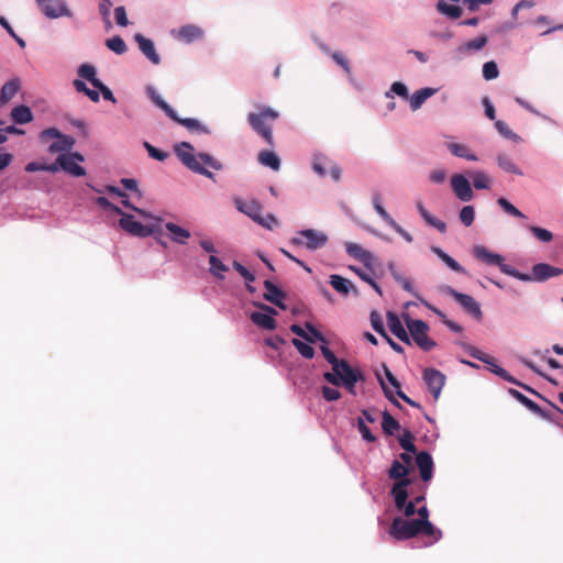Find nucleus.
Masks as SVG:
<instances>
[{"label": "nucleus", "mask_w": 563, "mask_h": 563, "mask_svg": "<svg viewBox=\"0 0 563 563\" xmlns=\"http://www.w3.org/2000/svg\"><path fill=\"white\" fill-rule=\"evenodd\" d=\"M330 285L341 295L347 296L351 290L357 296L358 290L354 287L351 280L340 276V275H331L330 276Z\"/></svg>", "instance_id": "nucleus-31"}, {"label": "nucleus", "mask_w": 563, "mask_h": 563, "mask_svg": "<svg viewBox=\"0 0 563 563\" xmlns=\"http://www.w3.org/2000/svg\"><path fill=\"white\" fill-rule=\"evenodd\" d=\"M428 308L433 311L440 319L441 321L449 328L451 329L453 332H456V333H461L463 331V328L455 323L454 321L452 320H449L446 318V316L441 311L439 310L438 308L431 306V305H428Z\"/></svg>", "instance_id": "nucleus-51"}, {"label": "nucleus", "mask_w": 563, "mask_h": 563, "mask_svg": "<svg viewBox=\"0 0 563 563\" xmlns=\"http://www.w3.org/2000/svg\"><path fill=\"white\" fill-rule=\"evenodd\" d=\"M409 472L410 470L407 465L402 464L398 460H395L393 461L391 466L388 470V476L389 478L396 481L395 483L405 482L408 487L411 484V479L408 477Z\"/></svg>", "instance_id": "nucleus-29"}, {"label": "nucleus", "mask_w": 563, "mask_h": 563, "mask_svg": "<svg viewBox=\"0 0 563 563\" xmlns=\"http://www.w3.org/2000/svg\"><path fill=\"white\" fill-rule=\"evenodd\" d=\"M134 41L137 43L141 53L153 64H161V56L155 48V44L152 40L145 37L141 33L134 35Z\"/></svg>", "instance_id": "nucleus-23"}, {"label": "nucleus", "mask_w": 563, "mask_h": 563, "mask_svg": "<svg viewBox=\"0 0 563 563\" xmlns=\"http://www.w3.org/2000/svg\"><path fill=\"white\" fill-rule=\"evenodd\" d=\"M529 230L532 232V234L542 242H550L553 239V234L543 228L531 225Z\"/></svg>", "instance_id": "nucleus-59"}, {"label": "nucleus", "mask_w": 563, "mask_h": 563, "mask_svg": "<svg viewBox=\"0 0 563 563\" xmlns=\"http://www.w3.org/2000/svg\"><path fill=\"white\" fill-rule=\"evenodd\" d=\"M451 187L460 200L470 201L473 199V189L467 178H451Z\"/></svg>", "instance_id": "nucleus-26"}, {"label": "nucleus", "mask_w": 563, "mask_h": 563, "mask_svg": "<svg viewBox=\"0 0 563 563\" xmlns=\"http://www.w3.org/2000/svg\"><path fill=\"white\" fill-rule=\"evenodd\" d=\"M323 378L333 386H343L353 396L356 395V383L365 379L363 372L345 360H341L332 372H325Z\"/></svg>", "instance_id": "nucleus-3"}, {"label": "nucleus", "mask_w": 563, "mask_h": 563, "mask_svg": "<svg viewBox=\"0 0 563 563\" xmlns=\"http://www.w3.org/2000/svg\"><path fill=\"white\" fill-rule=\"evenodd\" d=\"M498 75H499V70H498L497 64L495 62H493V60L486 62L483 65V77L486 80L496 79L498 77Z\"/></svg>", "instance_id": "nucleus-55"}, {"label": "nucleus", "mask_w": 563, "mask_h": 563, "mask_svg": "<svg viewBox=\"0 0 563 563\" xmlns=\"http://www.w3.org/2000/svg\"><path fill=\"white\" fill-rule=\"evenodd\" d=\"M256 112L247 114V122L252 130L262 136L268 144H273V129L272 124L279 118V112L275 109L258 104Z\"/></svg>", "instance_id": "nucleus-5"}, {"label": "nucleus", "mask_w": 563, "mask_h": 563, "mask_svg": "<svg viewBox=\"0 0 563 563\" xmlns=\"http://www.w3.org/2000/svg\"><path fill=\"white\" fill-rule=\"evenodd\" d=\"M165 228L170 233V239L175 243L185 244L186 241L190 238V232L187 229L177 225L176 223L167 222Z\"/></svg>", "instance_id": "nucleus-33"}, {"label": "nucleus", "mask_w": 563, "mask_h": 563, "mask_svg": "<svg viewBox=\"0 0 563 563\" xmlns=\"http://www.w3.org/2000/svg\"><path fill=\"white\" fill-rule=\"evenodd\" d=\"M475 218V210L473 206H464L460 211V220L465 227L472 225Z\"/></svg>", "instance_id": "nucleus-56"}, {"label": "nucleus", "mask_w": 563, "mask_h": 563, "mask_svg": "<svg viewBox=\"0 0 563 563\" xmlns=\"http://www.w3.org/2000/svg\"><path fill=\"white\" fill-rule=\"evenodd\" d=\"M312 170L321 176H340L341 167L331 158L318 154L313 156Z\"/></svg>", "instance_id": "nucleus-14"}, {"label": "nucleus", "mask_w": 563, "mask_h": 563, "mask_svg": "<svg viewBox=\"0 0 563 563\" xmlns=\"http://www.w3.org/2000/svg\"><path fill=\"white\" fill-rule=\"evenodd\" d=\"M413 434L409 430H405L402 435L399 437V444L400 446L412 454L417 453V446L413 443Z\"/></svg>", "instance_id": "nucleus-50"}, {"label": "nucleus", "mask_w": 563, "mask_h": 563, "mask_svg": "<svg viewBox=\"0 0 563 563\" xmlns=\"http://www.w3.org/2000/svg\"><path fill=\"white\" fill-rule=\"evenodd\" d=\"M77 73L79 77L88 80L93 87L101 81L99 78H97V69L91 64H81L78 67Z\"/></svg>", "instance_id": "nucleus-38"}, {"label": "nucleus", "mask_w": 563, "mask_h": 563, "mask_svg": "<svg viewBox=\"0 0 563 563\" xmlns=\"http://www.w3.org/2000/svg\"><path fill=\"white\" fill-rule=\"evenodd\" d=\"M446 294L456 300L464 310L477 320L482 319V310L479 303L470 295L459 292L452 287H446Z\"/></svg>", "instance_id": "nucleus-13"}, {"label": "nucleus", "mask_w": 563, "mask_h": 563, "mask_svg": "<svg viewBox=\"0 0 563 563\" xmlns=\"http://www.w3.org/2000/svg\"><path fill=\"white\" fill-rule=\"evenodd\" d=\"M20 82L18 79H11L7 81L0 91V104L3 106L8 103L19 91Z\"/></svg>", "instance_id": "nucleus-36"}, {"label": "nucleus", "mask_w": 563, "mask_h": 563, "mask_svg": "<svg viewBox=\"0 0 563 563\" xmlns=\"http://www.w3.org/2000/svg\"><path fill=\"white\" fill-rule=\"evenodd\" d=\"M474 256L488 264V265H496L500 268V271L504 273V269H515L512 266L504 263V257L497 253H493L488 251L485 246H476L473 251Z\"/></svg>", "instance_id": "nucleus-21"}, {"label": "nucleus", "mask_w": 563, "mask_h": 563, "mask_svg": "<svg viewBox=\"0 0 563 563\" xmlns=\"http://www.w3.org/2000/svg\"><path fill=\"white\" fill-rule=\"evenodd\" d=\"M509 395H511L516 400H518L521 405L532 411L534 415L541 417L542 419L549 421H555V418L548 411L543 410L537 402L525 396L517 389L509 388Z\"/></svg>", "instance_id": "nucleus-22"}, {"label": "nucleus", "mask_w": 563, "mask_h": 563, "mask_svg": "<svg viewBox=\"0 0 563 563\" xmlns=\"http://www.w3.org/2000/svg\"><path fill=\"white\" fill-rule=\"evenodd\" d=\"M357 429L362 434L363 439L366 440L367 442H374L376 440V438L373 435L363 418H357Z\"/></svg>", "instance_id": "nucleus-61"}, {"label": "nucleus", "mask_w": 563, "mask_h": 563, "mask_svg": "<svg viewBox=\"0 0 563 563\" xmlns=\"http://www.w3.org/2000/svg\"><path fill=\"white\" fill-rule=\"evenodd\" d=\"M258 162L272 168L274 172H278L280 167V159L279 157L271 151H263L258 154Z\"/></svg>", "instance_id": "nucleus-39"}, {"label": "nucleus", "mask_w": 563, "mask_h": 563, "mask_svg": "<svg viewBox=\"0 0 563 563\" xmlns=\"http://www.w3.org/2000/svg\"><path fill=\"white\" fill-rule=\"evenodd\" d=\"M417 209L422 217V219L431 227L435 228L439 232L444 233L446 231V224L440 220L434 218L422 205L421 201L417 202Z\"/></svg>", "instance_id": "nucleus-34"}, {"label": "nucleus", "mask_w": 563, "mask_h": 563, "mask_svg": "<svg viewBox=\"0 0 563 563\" xmlns=\"http://www.w3.org/2000/svg\"><path fill=\"white\" fill-rule=\"evenodd\" d=\"M431 251L440 258L442 260L452 271L457 273H465V269L449 254H446L442 249L438 246H432Z\"/></svg>", "instance_id": "nucleus-40"}, {"label": "nucleus", "mask_w": 563, "mask_h": 563, "mask_svg": "<svg viewBox=\"0 0 563 563\" xmlns=\"http://www.w3.org/2000/svg\"><path fill=\"white\" fill-rule=\"evenodd\" d=\"M233 268L247 282L252 283L255 280V275L251 273L245 266H243L240 262H233Z\"/></svg>", "instance_id": "nucleus-62"}, {"label": "nucleus", "mask_w": 563, "mask_h": 563, "mask_svg": "<svg viewBox=\"0 0 563 563\" xmlns=\"http://www.w3.org/2000/svg\"><path fill=\"white\" fill-rule=\"evenodd\" d=\"M437 88L426 87L409 95V106L412 111L419 110L422 104L432 96L437 93Z\"/></svg>", "instance_id": "nucleus-28"}, {"label": "nucleus", "mask_w": 563, "mask_h": 563, "mask_svg": "<svg viewBox=\"0 0 563 563\" xmlns=\"http://www.w3.org/2000/svg\"><path fill=\"white\" fill-rule=\"evenodd\" d=\"M372 328L382 336H386V330L384 328L382 316L373 310L369 316Z\"/></svg>", "instance_id": "nucleus-54"}, {"label": "nucleus", "mask_w": 563, "mask_h": 563, "mask_svg": "<svg viewBox=\"0 0 563 563\" xmlns=\"http://www.w3.org/2000/svg\"><path fill=\"white\" fill-rule=\"evenodd\" d=\"M292 345L306 358L311 360L314 356V349L299 339H292Z\"/></svg>", "instance_id": "nucleus-52"}, {"label": "nucleus", "mask_w": 563, "mask_h": 563, "mask_svg": "<svg viewBox=\"0 0 563 563\" xmlns=\"http://www.w3.org/2000/svg\"><path fill=\"white\" fill-rule=\"evenodd\" d=\"M415 454L416 465L420 472L421 479L423 482H429L433 476V460L431 455L426 451H421Z\"/></svg>", "instance_id": "nucleus-24"}, {"label": "nucleus", "mask_w": 563, "mask_h": 563, "mask_svg": "<svg viewBox=\"0 0 563 563\" xmlns=\"http://www.w3.org/2000/svg\"><path fill=\"white\" fill-rule=\"evenodd\" d=\"M387 322L390 332L397 336L400 341L404 343L410 344V336L407 333L406 329L404 328L400 319L395 312L388 311L387 312Z\"/></svg>", "instance_id": "nucleus-27"}, {"label": "nucleus", "mask_w": 563, "mask_h": 563, "mask_svg": "<svg viewBox=\"0 0 563 563\" xmlns=\"http://www.w3.org/2000/svg\"><path fill=\"white\" fill-rule=\"evenodd\" d=\"M122 217L119 221L120 227L134 236L140 238H146L155 233H161L159 223L162 222V219L158 217H154L152 214V218H148L153 222L148 224H142L141 222L136 221L133 216L126 214L121 212Z\"/></svg>", "instance_id": "nucleus-6"}, {"label": "nucleus", "mask_w": 563, "mask_h": 563, "mask_svg": "<svg viewBox=\"0 0 563 563\" xmlns=\"http://www.w3.org/2000/svg\"><path fill=\"white\" fill-rule=\"evenodd\" d=\"M498 166L501 172L507 174L523 175V172L506 155H499L497 158Z\"/></svg>", "instance_id": "nucleus-44"}, {"label": "nucleus", "mask_w": 563, "mask_h": 563, "mask_svg": "<svg viewBox=\"0 0 563 563\" xmlns=\"http://www.w3.org/2000/svg\"><path fill=\"white\" fill-rule=\"evenodd\" d=\"M144 147L146 148L148 155L159 162L165 161L168 157V154L159 148H156L148 142H144Z\"/></svg>", "instance_id": "nucleus-60"}, {"label": "nucleus", "mask_w": 563, "mask_h": 563, "mask_svg": "<svg viewBox=\"0 0 563 563\" xmlns=\"http://www.w3.org/2000/svg\"><path fill=\"white\" fill-rule=\"evenodd\" d=\"M346 253L362 262L366 267H369L373 260L372 253L364 250L360 244L347 242L345 243Z\"/></svg>", "instance_id": "nucleus-30"}, {"label": "nucleus", "mask_w": 563, "mask_h": 563, "mask_svg": "<svg viewBox=\"0 0 563 563\" xmlns=\"http://www.w3.org/2000/svg\"><path fill=\"white\" fill-rule=\"evenodd\" d=\"M264 288H265V294H264V299L267 300L268 302L277 306L278 308L283 309V310H286L287 307L286 305L284 303V299L286 298V294L279 289L273 282L271 280H265L264 282Z\"/></svg>", "instance_id": "nucleus-25"}, {"label": "nucleus", "mask_w": 563, "mask_h": 563, "mask_svg": "<svg viewBox=\"0 0 563 563\" xmlns=\"http://www.w3.org/2000/svg\"><path fill=\"white\" fill-rule=\"evenodd\" d=\"M262 311H254L251 313L250 319L254 324L265 330H274L276 328V321L274 316L277 311L265 303H256Z\"/></svg>", "instance_id": "nucleus-12"}, {"label": "nucleus", "mask_w": 563, "mask_h": 563, "mask_svg": "<svg viewBox=\"0 0 563 563\" xmlns=\"http://www.w3.org/2000/svg\"><path fill=\"white\" fill-rule=\"evenodd\" d=\"M463 347L466 350V352L474 358L482 361L483 363L489 365V369L495 373L500 378L505 379L508 372L504 369L503 367L498 366L495 362V358L482 351H479L477 347L470 345V344H463Z\"/></svg>", "instance_id": "nucleus-16"}, {"label": "nucleus", "mask_w": 563, "mask_h": 563, "mask_svg": "<svg viewBox=\"0 0 563 563\" xmlns=\"http://www.w3.org/2000/svg\"><path fill=\"white\" fill-rule=\"evenodd\" d=\"M40 139L42 142L54 140L48 145L47 151L51 154H57V158L53 163H46L44 161L31 162L25 166L27 173L64 172L70 176H86L85 168L80 166V163L85 161L84 156L78 152H71L75 144L73 136L63 134L56 128H48L41 132Z\"/></svg>", "instance_id": "nucleus-2"}, {"label": "nucleus", "mask_w": 563, "mask_h": 563, "mask_svg": "<svg viewBox=\"0 0 563 563\" xmlns=\"http://www.w3.org/2000/svg\"><path fill=\"white\" fill-rule=\"evenodd\" d=\"M106 46L118 55H122L128 51V46L123 38L119 35L112 36L106 41Z\"/></svg>", "instance_id": "nucleus-48"}, {"label": "nucleus", "mask_w": 563, "mask_h": 563, "mask_svg": "<svg viewBox=\"0 0 563 563\" xmlns=\"http://www.w3.org/2000/svg\"><path fill=\"white\" fill-rule=\"evenodd\" d=\"M463 347L466 350V352L474 358L482 361L483 363L489 365V369L495 373L500 378L505 379L508 372L504 369L503 367L498 366L495 362V358L482 351H479L477 347L470 345V344H463Z\"/></svg>", "instance_id": "nucleus-17"}, {"label": "nucleus", "mask_w": 563, "mask_h": 563, "mask_svg": "<svg viewBox=\"0 0 563 563\" xmlns=\"http://www.w3.org/2000/svg\"><path fill=\"white\" fill-rule=\"evenodd\" d=\"M197 157L198 162L201 164L203 168H206L207 166L216 172H220L223 169V165L221 164V162L208 153H199L197 154Z\"/></svg>", "instance_id": "nucleus-47"}, {"label": "nucleus", "mask_w": 563, "mask_h": 563, "mask_svg": "<svg viewBox=\"0 0 563 563\" xmlns=\"http://www.w3.org/2000/svg\"><path fill=\"white\" fill-rule=\"evenodd\" d=\"M504 274L515 277L522 282H545L552 277L561 276L563 274V269L559 267L551 266L547 263H539L533 265L532 274H525L517 269H504Z\"/></svg>", "instance_id": "nucleus-7"}, {"label": "nucleus", "mask_w": 563, "mask_h": 563, "mask_svg": "<svg viewBox=\"0 0 563 563\" xmlns=\"http://www.w3.org/2000/svg\"><path fill=\"white\" fill-rule=\"evenodd\" d=\"M0 25L8 32V34L14 38V41L18 43V45L22 48L25 47L26 43L23 38H21L19 35H16V33L14 32V30L12 29V26L10 25V23L8 22V20L4 18V16H0Z\"/></svg>", "instance_id": "nucleus-57"}, {"label": "nucleus", "mask_w": 563, "mask_h": 563, "mask_svg": "<svg viewBox=\"0 0 563 563\" xmlns=\"http://www.w3.org/2000/svg\"><path fill=\"white\" fill-rule=\"evenodd\" d=\"M463 347L466 350V352L474 358L482 361L483 363L489 365V369L495 373L500 378L505 379L508 372L504 369L503 367L498 366L495 362V358L482 351H479L477 347L470 345V344H463Z\"/></svg>", "instance_id": "nucleus-18"}, {"label": "nucleus", "mask_w": 563, "mask_h": 563, "mask_svg": "<svg viewBox=\"0 0 563 563\" xmlns=\"http://www.w3.org/2000/svg\"><path fill=\"white\" fill-rule=\"evenodd\" d=\"M488 42V37L486 35H481L476 38L470 40L455 49V57L457 59H463L468 57L479 51H482Z\"/></svg>", "instance_id": "nucleus-20"}, {"label": "nucleus", "mask_w": 563, "mask_h": 563, "mask_svg": "<svg viewBox=\"0 0 563 563\" xmlns=\"http://www.w3.org/2000/svg\"><path fill=\"white\" fill-rule=\"evenodd\" d=\"M111 8H112V2L110 0H99V3H98L99 13L102 16L104 23L109 26L111 25V22L109 19Z\"/></svg>", "instance_id": "nucleus-58"}, {"label": "nucleus", "mask_w": 563, "mask_h": 563, "mask_svg": "<svg viewBox=\"0 0 563 563\" xmlns=\"http://www.w3.org/2000/svg\"><path fill=\"white\" fill-rule=\"evenodd\" d=\"M146 96L151 99V101L158 107L161 110L165 112V114L177 122L178 124L185 126L189 131L197 132L199 134H211V130L195 118H179L177 112L162 98V96L157 92L155 87L148 85L146 87Z\"/></svg>", "instance_id": "nucleus-4"}, {"label": "nucleus", "mask_w": 563, "mask_h": 563, "mask_svg": "<svg viewBox=\"0 0 563 563\" xmlns=\"http://www.w3.org/2000/svg\"><path fill=\"white\" fill-rule=\"evenodd\" d=\"M497 203L503 208V210L505 212H507L508 214L512 216V217H516V218H521V219H525L526 216L518 209L516 208L512 203H510L506 198H499L497 200Z\"/></svg>", "instance_id": "nucleus-53"}, {"label": "nucleus", "mask_w": 563, "mask_h": 563, "mask_svg": "<svg viewBox=\"0 0 563 563\" xmlns=\"http://www.w3.org/2000/svg\"><path fill=\"white\" fill-rule=\"evenodd\" d=\"M445 375L435 368H426L423 371V380L434 400L440 397L441 390L445 384Z\"/></svg>", "instance_id": "nucleus-15"}, {"label": "nucleus", "mask_w": 563, "mask_h": 563, "mask_svg": "<svg viewBox=\"0 0 563 563\" xmlns=\"http://www.w3.org/2000/svg\"><path fill=\"white\" fill-rule=\"evenodd\" d=\"M236 206L240 211L251 217L254 221L261 217V206L254 200L240 201L236 200Z\"/></svg>", "instance_id": "nucleus-37"}, {"label": "nucleus", "mask_w": 563, "mask_h": 563, "mask_svg": "<svg viewBox=\"0 0 563 563\" xmlns=\"http://www.w3.org/2000/svg\"><path fill=\"white\" fill-rule=\"evenodd\" d=\"M373 206L376 212L380 216V218L389 225L393 221H395L385 208L382 206V195L379 192H375L373 195Z\"/></svg>", "instance_id": "nucleus-49"}, {"label": "nucleus", "mask_w": 563, "mask_h": 563, "mask_svg": "<svg viewBox=\"0 0 563 563\" xmlns=\"http://www.w3.org/2000/svg\"><path fill=\"white\" fill-rule=\"evenodd\" d=\"M495 128L496 130L498 131V133L507 139V140H510L512 141L514 143H521L522 142V139L520 135H518L517 133H515L506 122L501 121V120H496L495 121Z\"/></svg>", "instance_id": "nucleus-41"}, {"label": "nucleus", "mask_w": 563, "mask_h": 563, "mask_svg": "<svg viewBox=\"0 0 563 563\" xmlns=\"http://www.w3.org/2000/svg\"><path fill=\"white\" fill-rule=\"evenodd\" d=\"M382 417V429L385 434L393 435L400 429L399 422L387 410L383 412Z\"/></svg>", "instance_id": "nucleus-42"}, {"label": "nucleus", "mask_w": 563, "mask_h": 563, "mask_svg": "<svg viewBox=\"0 0 563 563\" xmlns=\"http://www.w3.org/2000/svg\"><path fill=\"white\" fill-rule=\"evenodd\" d=\"M322 397L328 401H335L341 398V393L332 387L323 386L321 389Z\"/></svg>", "instance_id": "nucleus-64"}, {"label": "nucleus", "mask_w": 563, "mask_h": 563, "mask_svg": "<svg viewBox=\"0 0 563 563\" xmlns=\"http://www.w3.org/2000/svg\"><path fill=\"white\" fill-rule=\"evenodd\" d=\"M446 148L452 155L456 157L465 158L467 161H477L476 155L473 154L470 147L465 144L450 142L446 143Z\"/></svg>", "instance_id": "nucleus-32"}, {"label": "nucleus", "mask_w": 563, "mask_h": 563, "mask_svg": "<svg viewBox=\"0 0 563 563\" xmlns=\"http://www.w3.org/2000/svg\"><path fill=\"white\" fill-rule=\"evenodd\" d=\"M115 22L119 26L125 27L129 24L125 8L120 5L114 9Z\"/></svg>", "instance_id": "nucleus-63"}, {"label": "nucleus", "mask_w": 563, "mask_h": 563, "mask_svg": "<svg viewBox=\"0 0 563 563\" xmlns=\"http://www.w3.org/2000/svg\"><path fill=\"white\" fill-rule=\"evenodd\" d=\"M209 264L210 273L220 280L224 279L223 273L228 272L229 267L224 265L216 255L209 256Z\"/></svg>", "instance_id": "nucleus-45"}, {"label": "nucleus", "mask_w": 563, "mask_h": 563, "mask_svg": "<svg viewBox=\"0 0 563 563\" xmlns=\"http://www.w3.org/2000/svg\"><path fill=\"white\" fill-rule=\"evenodd\" d=\"M406 325L410 336L421 350L431 351L435 347V341L428 336L429 325L424 321L407 318Z\"/></svg>", "instance_id": "nucleus-9"}, {"label": "nucleus", "mask_w": 563, "mask_h": 563, "mask_svg": "<svg viewBox=\"0 0 563 563\" xmlns=\"http://www.w3.org/2000/svg\"><path fill=\"white\" fill-rule=\"evenodd\" d=\"M175 153L180 162L191 172L201 176H213L210 170L203 168L198 162L197 155L194 154V146L190 143L181 142L175 147Z\"/></svg>", "instance_id": "nucleus-11"}, {"label": "nucleus", "mask_w": 563, "mask_h": 563, "mask_svg": "<svg viewBox=\"0 0 563 563\" xmlns=\"http://www.w3.org/2000/svg\"><path fill=\"white\" fill-rule=\"evenodd\" d=\"M395 96H398L405 100L409 98V90L402 81L393 82L389 90L385 92V98L387 99H394Z\"/></svg>", "instance_id": "nucleus-43"}, {"label": "nucleus", "mask_w": 563, "mask_h": 563, "mask_svg": "<svg viewBox=\"0 0 563 563\" xmlns=\"http://www.w3.org/2000/svg\"><path fill=\"white\" fill-rule=\"evenodd\" d=\"M437 10L451 19H459L462 15V9L459 5L449 4L443 0L437 3Z\"/></svg>", "instance_id": "nucleus-46"}, {"label": "nucleus", "mask_w": 563, "mask_h": 563, "mask_svg": "<svg viewBox=\"0 0 563 563\" xmlns=\"http://www.w3.org/2000/svg\"><path fill=\"white\" fill-rule=\"evenodd\" d=\"M327 242V234L313 229L301 230L290 240V244L295 246H305L310 251H316L323 247Z\"/></svg>", "instance_id": "nucleus-10"}, {"label": "nucleus", "mask_w": 563, "mask_h": 563, "mask_svg": "<svg viewBox=\"0 0 563 563\" xmlns=\"http://www.w3.org/2000/svg\"><path fill=\"white\" fill-rule=\"evenodd\" d=\"M11 118L15 124H26L33 120V113L27 106H16L11 111Z\"/></svg>", "instance_id": "nucleus-35"}, {"label": "nucleus", "mask_w": 563, "mask_h": 563, "mask_svg": "<svg viewBox=\"0 0 563 563\" xmlns=\"http://www.w3.org/2000/svg\"><path fill=\"white\" fill-rule=\"evenodd\" d=\"M121 179H122V184H123L124 189L128 190L129 194L122 192L120 189H118L117 187H113V186H108L107 190L110 194H113V195H115L118 197H121L122 198L121 202L125 207L133 209L139 214H141L143 218H152L151 213L146 212L143 209H140V208L135 207L131 202V200H140L141 197H142V192H141V190L137 187L136 180L134 178H121Z\"/></svg>", "instance_id": "nucleus-8"}, {"label": "nucleus", "mask_w": 563, "mask_h": 563, "mask_svg": "<svg viewBox=\"0 0 563 563\" xmlns=\"http://www.w3.org/2000/svg\"><path fill=\"white\" fill-rule=\"evenodd\" d=\"M390 494L395 501V507L402 512L406 518H394L389 534L396 540H408L418 536L426 537V545H432L442 538V531L433 526L429 520V509L426 505L416 508L415 501L408 500L407 484L394 483Z\"/></svg>", "instance_id": "nucleus-1"}, {"label": "nucleus", "mask_w": 563, "mask_h": 563, "mask_svg": "<svg viewBox=\"0 0 563 563\" xmlns=\"http://www.w3.org/2000/svg\"><path fill=\"white\" fill-rule=\"evenodd\" d=\"M172 35L185 44H191L195 41L202 40L205 31L196 24H186L178 30H174Z\"/></svg>", "instance_id": "nucleus-19"}]
</instances>
